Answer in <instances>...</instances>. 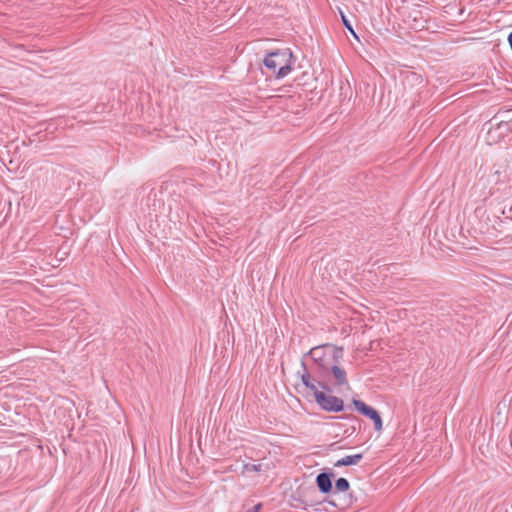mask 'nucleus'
Here are the masks:
<instances>
[{"instance_id": "nucleus-8", "label": "nucleus", "mask_w": 512, "mask_h": 512, "mask_svg": "<svg viewBox=\"0 0 512 512\" xmlns=\"http://www.w3.org/2000/svg\"><path fill=\"white\" fill-rule=\"evenodd\" d=\"M363 458V455L361 453L354 454V455H347L339 460H337L334 464L335 467H341V466H350V465H357Z\"/></svg>"}, {"instance_id": "nucleus-17", "label": "nucleus", "mask_w": 512, "mask_h": 512, "mask_svg": "<svg viewBox=\"0 0 512 512\" xmlns=\"http://www.w3.org/2000/svg\"><path fill=\"white\" fill-rule=\"evenodd\" d=\"M508 42H509V45H510L511 50H512V31L508 35Z\"/></svg>"}, {"instance_id": "nucleus-9", "label": "nucleus", "mask_w": 512, "mask_h": 512, "mask_svg": "<svg viewBox=\"0 0 512 512\" xmlns=\"http://www.w3.org/2000/svg\"><path fill=\"white\" fill-rule=\"evenodd\" d=\"M352 404L354 405L355 409L364 416L370 412L371 406L367 405L361 400L353 399Z\"/></svg>"}, {"instance_id": "nucleus-2", "label": "nucleus", "mask_w": 512, "mask_h": 512, "mask_svg": "<svg viewBox=\"0 0 512 512\" xmlns=\"http://www.w3.org/2000/svg\"><path fill=\"white\" fill-rule=\"evenodd\" d=\"M320 381L318 385L325 391L331 392L328 382L333 380V385L344 386L348 384L347 375L344 369L335 364L323 366V370L317 376Z\"/></svg>"}, {"instance_id": "nucleus-15", "label": "nucleus", "mask_w": 512, "mask_h": 512, "mask_svg": "<svg viewBox=\"0 0 512 512\" xmlns=\"http://www.w3.org/2000/svg\"><path fill=\"white\" fill-rule=\"evenodd\" d=\"M376 413L377 411L373 407H371L370 412L366 414V417L371 418L373 416H376Z\"/></svg>"}, {"instance_id": "nucleus-10", "label": "nucleus", "mask_w": 512, "mask_h": 512, "mask_svg": "<svg viewBox=\"0 0 512 512\" xmlns=\"http://www.w3.org/2000/svg\"><path fill=\"white\" fill-rule=\"evenodd\" d=\"M350 484L346 478H338L335 482V489L338 492H346L349 490Z\"/></svg>"}, {"instance_id": "nucleus-11", "label": "nucleus", "mask_w": 512, "mask_h": 512, "mask_svg": "<svg viewBox=\"0 0 512 512\" xmlns=\"http://www.w3.org/2000/svg\"><path fill=\"white\" fill-rule=\"evenodd\" d=\"M340 12V16H341V20H342V23L343 25L345 26V28L356 38L358 39V36L357 34L355 33L350 21L348 20V18L346 17V15L344 14V12L342 10L339 11Z\"/></svg>"}, {"instance_id": "nucleus-1", "label": "nucleus", "mask_w": 512, "mask_h": 512, "mask_svg": "<svg viewBox=\"0 0 512 512\" xmlns=\"http://www.w3.org/2000/svg\"><path fill=\"white\" fill-rule=\"evenodd\" d=\"M291 59L292 52L289 49H283L269 53L263 63L277 79H281L291 72Z\"/></svg>"}, {"instance_id": "nucleus-3", "label": "nucleus", "mask_w": 512, "mask_h": 512, "mask_svg": "<svg viewBox=\"0 0 512 512\" xmlns=\"http://www.w3.org/2000/svg\"><path fill=\"white\" fill-rule=\"evenodd\" d=\"M496 118L488 122L486 141L489 145L499 143L505 140L512 133V120L495 121Z\"/></svg>"}, {"instance_id": "nucleus-4", "label": "nucleus", "mask_w": 512, "mask_h": 512, "mask_svg": "<svg viewBox=\"0 0 512 512\" xmlns=\"http://www.w3.org/2000/svg\"><path fill=\"white\" fill-rule=\"evenodd\" d=\"M314 398L317 404L325 411L341 412L344 409V402L342 399L333 395H327L320 390L314 395Z\"/></svg>"}, {"instance_id": "nucleus-16", "label": "nucleus", "mask_w": 512, "mask_h": 512, "mask_svg": "<svg viewBox=\"0 0 512 512\" xmlns=\"http://www.w3.org/2000/svg\"><path fill=\"white\" fill-rule=\"evenodd\" d=\"M262 505L259 503L257 505H255L252 509L246 511V512H259V510L261 509Z\"/></svg>"}, {"instance_id": "nucleus-13", "label": "nucleus", "mask_w": 512, "mask_h": 512, "mask_svg": "<svg viewBox=\"0 0 512 512\" xmlns=\"http://www.w3.org/2000/svg\"><path fill=\"white\" fill-rule=\"evenodd\" d=\"M370 419L373 421L374 428L376 431L382 430V419L378 412L376 413V416H373Z\"/></svg>"}, {"instance_id": "nucleus-12", "label": "nucleus", "mask_w": 512, "mask_h": 512, "mask_svg": "<svg viewBox=\"0 0 512 512\" xmlns=\"http://www.w3.org/2000/svg\"><path fill=\"white\" fill-rule=\"evenodd\" d=\"M262 467H263V465L260 463H258V464L247 463V464L243 465V473H245V472H260V471H262Z\"/></svg>"}, {"instance_id": "nucleus-7", "label": "nucleus", "mask_w": 512, "mask_h": 512, "mask_svg": "<svg viewBox=\"0 0 512 512\" xmlns=\"http://www.w3.org/2000/svg\"><path fill=\"white\" fill-rule=\"evenodd\" d=\"M301 366L303 369V373L301 374L302 383L313 392V395H315L319 391V385H316L315 381L312 379L311 374L306 367L305 360H302Z\"/></svg>"}, {"instance_id": "nucleus-5", "label": "nucleus", "mask_w": 512, "mask_h": 512, "mask_svg": "<svg viewBox=\"0 0 512 512\" xmlns=\"http://www.w3.org/2000/svg\"><path fill=\"white\" fill-rule=\"evenodd\" d=\"M306 356H310L313 360L314 364L311 370L317 376L323 370V366H327L329 364V361L324 358V352L321 347L312 348L306 355H304L303 360Z\"/></svg>"}, {"instance_id": "nucleus-14", "label": "nucleus", "mask_w": 512, "mask_h": 512, "mask_svg": "<svg viewBox=\"0 0 512 512\" xmlns=\"http://www.w3.org/2000/svg\"><path fill=\"white\" fill-rule=\"evenodd\" d=\"M295 500L297 501V504H294L295 508H300V509H303V510H307L309 507L313 506V504H309L308 502L303 501L301 499H295Z\"/></svg>"}, {"instance_id": "nucleus-6", "label": "nucleus", "mask_w": 512, "mask_h": 512, "mask_svg": "<svg viewBox=\"0 0 512 512\" xmlns=\"http://www.w3.org/2000/svg\"><path fill=\"white\" fill-rule=\"evenodd\" d=\"M333 473L331 472H322V473H319L317 476H316V484H317V487L319 489V491L323 494H328L332 491L333 489V484H332V478H333Z\"/></svg>"}]
</instances>
